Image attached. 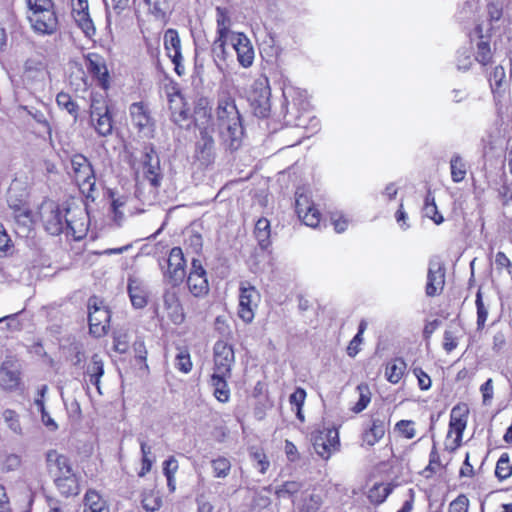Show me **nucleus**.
<instances>
[{
	"label": "nucleus",
	"instance_id": "1",
	"mask_svg": "<svg viewBox=\"0 0 512 512\" xmlns=\"http://www.w3.org/2000/svg\"><path fill=\"white\" fill-rule=\"evenodd\" d=\"M216 124L223 144L230 150L239 148L244 134L235 99L228 92H220L216 107Z\"/></svg>",
	"mask_w": 512,
	"mask_h": 512
},
{
	"label": "nucleus",
	"instance_id": "2",
	"mask_svg": "<svg viewBox=\"0 0 512 512\" xmlns=\"http://www.w3.org/2000/svg\"><path fill=\"white\" fill-rule=\"evenodd\" d=\"M142 174L136 176V196L145 204L156 201L163 179L160 159L152 146H146L141 159Z\"/></svg>",
	"mask_w": 512,
	"mask_h": 512
},
{
	"label": "nucleus",
	"instance_id": "3",
	"mask_svg": "<svg viewBox=\"0 0 512 512\" xmlns=\"http://www.w3.org/2000/svg\"><path fill=\"white\" fill-rule=\"evenodd\" d=\"M27 19L35 32L51 35L57 31L58 18L52 0H26Z\"/></svg>",
	"mask_w": 512,
	"mask_h": 512
},
{
	"label": "nucleus",
	"instance_id": "4",
	"mask_svg": "<svg viewBox=\"0 0 512 512\" xmlns=\"http://www.w3.org/2000/svg\"><path fill=\"white\" fill-rule=\"evenodd\" d=\"M283 96L286 102V122L297 128H306L307 123L314 122V126L318 125L316 119L312 118L308 107L307 101L302 99L301 94L294 88H287L283 91Z\"/></svg>",
	"mask_w": 512,
	"mask_h": 512
},
{
	"label": "nucleus",
	"instance_id": "5",
	"mask_svg": "<svg viewBox=\"0 0 512 512\" xmlns=\"http://www.w3.org/2000/svg\"><path fill=\"white\" fill-rule=\"evenodd\" d=\"M90 122L99 136L107 137L112 134L113 119L108 103L101 94L91 96Z\"/></svg>",
	"mask_w": 512,
	"mask_h": 512
},
{
	"label": "nucleus",
	"instance_id": "6",
	"mask_svg": "<svg viewBox=\"0 0 512 512\" xmlns=\"http://www.w3.org/2000/svg\"><path fill=\"white\" fill-rule=\"evenodd\" d=\"M65 209L52 200L43 201L39 206L37 215L49 234L59 235L64 232Z\"/></svg>",
	"mask_w": 512,
	"mask_h": 512
},
{
	"label": "nucleus",
	"instance_id": "7",
	"mask_svg": "<svg viewBox=\"0 0 512 512\" xmlns=\"http://www.w3.org/2000/svg\"><path fill=\"white\" fill-rule=\"evenodd\" d=\"M71 169L81 192L86 197H92L96 179L90 161L82 154H75L71 157Z\"/></svg>",
	"mask_w": 512,
	"mask_h": 512
},
{
	"label": "nucleus",
	"instance_id": "8",
	"mask_svg": "<svg viewBox=\"0 0 512 512\" xmlns=\"http://www.w3.org/2000/svg\"><path fill=\"white\" fill-rule=\"evenodd\" d=\"M160 268L164 281L173 286L180 285L186 276V260L182 249L180 247H173L164 263H160Z\"/></svg>",
	"mask_w": 512,
	"mask_h": 512
},
{
	"label": "nucleus",
	"instance_id": "9",
	"mask_svg": "<svg viewBox=\"0 0 512 512\" xmlns=\"http://www.w3.org/2000/svg\"><path fill=\"white\" fill-rule=\"evenodd\" d=\"M260 299L259 291L250 282H240L238 316L242 321L245 323L253 321Z\"/></svg>",
	"mask_w": 512,
	"mask_h": 512
},
{
	"label": "nucleus",
	"instance_id": "10",
	"mask_svg": "<svg viewBox=\"0 0 512 512\" xmlns=\"http://www.w3.org/2000/svg\"><path fill=\"white\" fill-rule=\"evenodd\" d=\"M88 321L90 333L96 337H101L107 332L110 321V313L103 302L96 297H92L88 302Z\"/></svg>",
	"mask_w": 512,
	"mask_h": 512
},
{
	"label": "nucleus",
	"instance_id": "11",
	"mask_svg": "<svg viewBox=\"0 0 512 512\" xmlns=\"http://www.w3.org/2000/svg\"><path fill=\"white\" fill-rule=\"evenodd\" d=\"M131 123L144 137H152L155 131V120L147 104L135 102L129 106Z\"/></svg>",
	"mask_w": 512,
	"mask_h": 512
},
{
	"label": "nucleus",
	"instance_id": "12",
	"mask_svg": "<svg viewBox=\"0 0 512 512\" xmlns=\"http://www.w3.org/2000/svg\"><path fill=\"white\" fill-rule=\"evenodd\" d=\"M214 375L231 376L232 367L235 363V354L232 345L217 341L213 348Z\"/></svg>",
	"mask_w": 512,
	"mask_h": 512
},
{
	"label": "nucleus",
	"instance_id": "13",
	"mask_svg": "<svg viewBox=\"0 0 512 512\" xmlns=\"http://www.w3.org/2000/svg\"><path fill=\"white\" fill-rule=\"evenodd\" d=\"M270 96L271 91L268 85V80H256L252 86V91L249 96L255 115L258 117H266L268 115L271 107Z\"/></svg>",
	"mask_w": 512,
	"mask_h": 512
},
{
	"label": "nucleus",
	"instance_id": "14",
	"mask_svg": "<svg viewBox=\"0 0 512 512\" xmlns=\"http://www.w3.org/2000/svg\"><path fill=\"white\" fill-rule=\"evenodd\" d=\"M187 285L189 291L195 297H204L209 292L206 270L198 259H192L190 272L187 277Z\"/></svg>",
	"mask_w": 512,
	"mask_h": 512
},
{
	"label": "nucleus",
	"instance_id": "15",
	"mask_svg": "<svg viewBox=\"0 0 512 512\" xmlns=\"http://www.w3.org/2000/svg\"><path fill=\"white\" fill-rule=\"evenodd\" d=\"M295 196V206L298 217L306 226L312 228L317 227L321 220V214L314 206L309 195L298 190Z\"/></svg>",
	"mask_w": 512,
	"mask_h": 512
},
{
	"label": "nucleus",
	"instance_id": "16",
	"mask_svg": "<svg viewBox=\"0 0 512 512\" xmlns=\"http://www.w3.org/2000/svg\"><path fill=\"white\" fill-rule=\"evenodd\" d=\"M65 230L63 233L76 240L82 239L87 231V214L81 208L65 209Z\"/></svg>",
	"mask_w": 512,
	"mask_h": 512
},
{
	"label": "nucleus",
	"instance_id": "17",
	"mask_svg": "<svg viewBox=\"0 0 512 512\" xmlns=\"http://www.w3.org/2000/svg\"><path fill=\"white\" fill-rule=\"evenodd\" d=\"M445 285V268L439 259H431L428 265L425 293L428 297L440 294Z\"/></svg>",
	"mask_w": 512,
	"mask_h": 512
},
{
	"label": "nucleus",
	"instance_id": "18",
	"mask_svg": "<svg viewBox=\"0 0 512 512\" xmlns=\"http://www.w3.org/2000/svg\"><path fill=\"white\" fill-rule=\"evenodd\" d=\"M339 445L338 432L335 429H326L313 436L315 452L323 459L328 460Z\"/></svg>",
	"mask_w": 512,
	"mask_h": 512
},
{
	"label": "nucleus",
	"instance_id": "19",
	"mask_svg": "<svg viewBox=\"0 0 512 512\" xmlns=\"http://www.w3.org/2000/svg\"><path fill=\"white\" fill-rule=\"evenodd\" d=\"M229 42L237 54L239 64L244 68L250 67L254 61V49L249 38L238 32L231 35Z\"/></svg>",
	"mask_w": 512,
	"mask_h": 512
},
{
	"label": "nucleus",
	"instance_id": "20",
	"mask_svg": "<svg viewBox=\"0 0 512 512\" xmlns=\"http://www.w3.org/2000/svg\"><path fill=\"white\" fill-rule=\"evenodd\" d=\"M46 464L49 473L53 476L54 481L58 477H65L75 474L70 460L56 450H49L46 453Z\"/></svg>",
	"mask_w": 512,
	"mask_h": 512
},
{
	"label": "nucleus",
	"instance_id": "21",
	"mask_svg": "<svg viewBox=\"0 0 512 512\" xmlns=\"http://www.w3.org/2000/svg\"><path fill=\"white\" fill-rule=\"evenodd\" d=\"M21 384V372L13 359H6L0 367V386L4 390L13 391Z\"/></svg>",
	"mask_w": 512,
	"mask_h": 512
},
{
	"label": "nucleus",
	"instance_id": "22",
	"mask_svg": "<svg viewBox=\"0 0 512 512\" xmlns=\"http://www.w3.org/2000/svg\"><path fill=\"white\" fill-rule=\"evenodd\" d=\"M163 305L167 315L174 324H181L185 319L183 307L180 303L176 286L165 289L163 293Z\"/></svg>",
	"mask_w": 512,
	"mask_h": 512
},
{
	"label": "nucleus",
	"instance_id": "23",
	"mask_svg": "<svg viewBox=\"0 0 512 512\" xmlns=\"http://www.w3.org/2000/svg\"><path fill=\"white\" fill-rule=\"evenodd\" d=\"M387 424L384 417L372 416L368 427L362 434V441L368 446H374L385 435Z\"/></svg>",
	"mask_w": 512,
	"mask_h": 512
},
{
	"label": "nucleus",
	"instance_id": "24",
	"mask_svg": "<svg viewBox=\"0 0 512 512\" xmlns=\"http://www.w3.org/2000/svg\"><path fill=\"white\" fill-rule=\"evenodd\" d=\"M467 425V416L461 412L459 407H454L451 411L448 437L455 434L452 450L457 449L462 442L463 432Z\"/></svg>",
	"mask_w": 512,
	"mask_h": 512
},
{
	"label": "nucleus",
	"instance_id": "25",
	"mask_svg": "<svg viewBox=\"0 0 512 512\" xmlns=\"http://www.w3.org/2000/svg\"><path fill=\"white\" fill-rule=\"evenodd\" d=\"M127 289L131 303L135 308L141 309L147 305L148 293L141 279L129 276Z\"/></svg>",
	"mask_w": 512,
	"mask_h": 512
},
{
	"label": "nucleus",
	"instance_id": "26",
	"mask_svg": "<svg viewBox=\"0 0 512 512\" xmlns=\"http://www.w3.org/2000/svg\"><path fill=\"white\" fill-rule=\"evenodd\" d=\"M228 42L229 38L216 37L211 45V56L213 62L218 71L222 74H225L227 71V60L229 58V54L226 51V44Z\"/></svg>",
	"mask_w": 512,
	"mask_h": 512
},
{
	"label": "nucleus",
	"instance_id": "27",
	"mask_svg": "<svg viewBox=\"0 0 512 512\" xmlns=\"http://www.w3.org/2000/svg\"><path fill=\"white\" fill-rule=\"evenodd\" d=\"M82 512H110L107 501L94 489H88L82 500Z\"/></svg>",
	"mask_w": 512,
	"mask_h": 512
},
{
	"label": "nucleus",
	"instance_id": "28",
	"mask_svg": "<svg viewBox=\"0 0 512 512\" xmlns=\"http://www.w3.org/2000/svg\"><path fill=\"white\" fill-rule=\"evenodd\" d=\"M104 375V363L98 354L91 357L90 362L85 369V377L87 383L96 387L99 394H102L100 387L101 377Z\"/></svg>",
	"mask_w": 512,
	"mask_h": 512
},
{
	"label": "nucleus",
	"instance_id": "29",
	"mask_svg": "<svg viewBox=\"0 0 512 512\" xmlns=\"http://www.w3.org/2000/svg\"><path fill=\"white\" fill-rule=\"evenodd\" d=\"M14 219L18 226L16 233L22 236H27L32 224L35 221L32 212L24 207H16L14 210Z\"/></svg>",
	"mask_w": 512,
	"mask_h": 512
},
{
	"label": "nucleus",
	"instance_id": "30",
	"mask_svg": "<svg viewBox=\"0 0 512 512\" xmlns=\"http://www.w3.org/2000/svg\"><path fill=\"white\" fill-rule=\"evenodd\" d=\"M488 80L495 96L500 97L508 87L505 69L502 65L494 67L493 71L489 74Z\"/></svg>",
	"mask_w": 512,
	"mask_h": 512
},
{
	"label": "nucleus",
	"instance_id": "31",
	"mask_svg": "<svg viewBox=\"0 0 512 512\" xmlns=\"http://www.w3.org/2000/svg\"><path fill=\"white\" fill-rule=\"evenodd\" d=\"M58 491L65 497L77 495L80 492L79 478L77 474L58 477L54 481Z\"/></svg>",
	"mask_w": 512,
	"mask_h": 512
},
{
	"label": "nucleus",
	"instance_id": "32",
	"mask_svg": "<svg viewBox=\"0 0 512 512\" xmlns=\"http://www.w3.org/2000/svg\"><path fill=\"white\" fill-rule=\"evenodd\" d=\"M164 48L169 58H181V41L175 29H168L164 33Z\"/></svg>",
	"mask_w": 512,
	"mask_h": 512
},
{
	"label": "nucleus",
	"instance_id": "33",
	"mask_svg": "<svg viewBox=\"0 0 512 512\" xmlns=\"http://www.w3.org/2000/svg\"><path fill=\"white\" fill-rule=\"evenodd\" d=\"M217 37L231 38L234 33L230 30L231 18L229 11L224 7H216Z\"/></svg>",
	"mask_w": 512,
	"mask_h": 512
},
{
	"label": "nucleus",
	"instance_id": "34",
	"mask_svg": "<svg viewBox=\"0 0 512 512\" xmlns=\"http://www.w3.org/2000/svg\"><path fill=\"white\" fill-rule=\"evenodd\" d=\"M24 75L28 80H36L38 82H43L46 79L48 72L42 61L28 59L25 62Z\"/></svg>",
	"mask_w": 512,
	"mask_h": 512
},
{
	"label": "nucleus",
	"instance_id": "35",
	"mask_svg": "<svg viewBox=\"0 0 512 512\" xmlns=\"http://www.w3.org/2000/svg\"><path fill=\"white\" fill-rule=\"evenodd\" d=\"M231 376H219L212 374L211 376V386L214 389V396L220 402H227L230 398V390L227 384V379Z\"/></svg>",
	"mask_w": 512,
	"mask_h": 512
},
{
	"label": "nucleus",
	"instance_id": "36",
	"mask_svg": "<svg viewBox=\"0 0 512 512\" xmlns=\"http://www.w3.org/2000/svg\"><path fill=\"white\" fill-rule=\"evenodd\" d=\"M406 363L402 358H395L386 365L385 376L392 384H397L404 375Z\"/></svg>",
	"mask_w": 512,
	"mask_h": 512
},
{
	"label": "nucleus",
	"instance_id": "37",
	"mask_svg": "<svg viewBox=\"0 0 512 512\" xmlns=\"http://www.w3.org/2000/svg\"><path fill=\"white\" fill-rule=\"evenodd\" d=\"M451 178L454 183L462 182L467 174V165L459 154H454L450 159Z\"/></svg>",
	"mask_w": 512,
	"mask_h": 512
},
{
	"label": "nucleus",
	"instance_id": "38",
	"mask_svg": "<svg viewBox=\"0 0 512 512\" xmlns=\"http://www.w3.org/2000/svg\"><path fill=\"white\" fill-rule=\"evenodd\" d=\"M148 11L156 19L163 20L170 12V0H144Z\"/></svg>",
	"mask_w": 512,
	"mask_h": 512
},
{
	"label": "nucleus",
	"instance_id": "39",
	"mask_svg": "<svg viewBox=\"0 0 512 512\" xmlns=\"http://www.w3.org/2000/svg\"><path fill=\"white\" fill-rule=\"evenodd\" d=\"M56 102L60 109L66 110L73 117L74 122L77 121L79 106L68 93H58L56 96Z\"/></svg>",
	"mask_w": 512,
	"mask_h": 512
},
{
	"label": "nucleus",
	"instance_id": "40",
	"mask_svg": "<svg viewBox=\"0 0 512 512\" xmlns=\"http://www.w3.org/2000/svg\"><path fill=\"white\" fill-rule=\"evenodd\" d=\"M254 234L261 248H267L270 244V222L260 218L255 224Z\"/></svg>",
	"mask_w": 512,
	"mask_h": 512
},
{
	"label": "nucleus",
	"instance_id": "41",
	"mask_svg": "<svg viewBox=\"0 0 512 512\" xmlns=\"http://www.w3.org/2000/svg\"><path fill=\"white\" fill-rule=\"evenodd\" d=\"M357 391L359 393V400L352 407L354 413H360L365 410L371 401V391L366 383L359 384Z\"/></svg>",
	"mask_w": 512,
	"mask_h": 512
},
{
	"label": "nucleus",
	"instance_id": "42",
	"mask_svg": "<svg viewBox=\"0 0 512 512\" xmlns=\"http://www.w3.org/2000/svg\"><path fill=\"white\" fill-rule=\"evenodd\" d=\"M140 449L142 454V466L138 473V476L144 477L147 473L151 471L154 458L152 457L151 447L145 441H140Z\"/></svg>",
	"mask_w": 512,
	"mask_h": 512
},
{
	"label": "nucleus",
	"instance_id": "43",
	"mask_svg": "<svg viewBox=\"0 0 512 512\" xmlns=\"http://www.w3.org/2000/svg\"><path fill=\"white\" fill-rule=\"evenodd\" d=\"M73 16L76 23L86 36L92 37L95 34V27L88 11L75 12L73 13Z\"/></svg>",
	"mask_w": 512,
	"mask_h": 512
},
{
	"label": "nucleus",
	"instance_id": "44",
	"mask_svg": "<svg viewBox=\"0 0 512 512\" xmlns=\"http://www.w3.org/2000/svg\"><path fill=\"white\" fill-rule=\"evenodd\" d=\"M213 475L216 478H226L231 471V462L225 457H218L211 461Z\"/></svg>",
	"mask_w": 512,
	"mask_h": 512
},
{
	"label": "nucleus",
	"instance_id": "45",
	"mask_svg": "<svg viewBox=\"0 0 512 512\" xmlns=\"http://www.w3.org/2000/svg\"><path fill=\"white\" fill-rule=\"evenodd\" d=\"M142 507L149 512L158 511L162 506V499L158 492L149 491L143 494Z\"/></svg>",
	"mask_w": 512,
	"mask_h": 512
},
{
	"label": "nucleus",
	"instance_id": "46",
	"mask_svg": "<svg viewBox=\"0 0 512 512\" xmlns=\"http://www.w3.org/2000/svg\"><path fill=\"white\" fill-rule=\"evenodd\" d=\"M492 51L490 44L484 40L477 43V50L474 60H476L482 66L488 65L492 60Z\"/></svg>",
	"mask_w": 512,
	"mask_h": 512
},
{
	"label": "nucleus",
	"instance_id": "47",
	"mask_svg": "<svg viewBox=\"0 0 512 512\" xmlns=\"http://www.w3.org/2000/svg\"><path fill=\"white\" fill-rule=\"evenodd\" d=\"M495 475L500 480H505L512 475V464L507 453H503L497 461Z\"/></svg>",
	"mask_w": 512,
	"mask_h": 512
},
{
	"label": "nucleus",
	"instance_id": "48",
	"mask_svg": "<svg viewBox=\"0 0 512 512\" xmlns=\"http://www.w3.org/2000/svg\"><path fill=\"white\" fill-rule=\"evenodd\" d=\"M214 140L207 130L200 132V140L197 143V150L202 154L203 158H208L212 152Z\"/></svg>",
	"mask_w": 512,
	"mask_h": 512
},
{
	"label": "nucleus",
	"instance_id": "49",
	"mask_svg": "<svg viewBox=\"0 0 512 512\" xmlns=\"http://www.w3.org/2000/svg\"><path fill=\"white\" fill-rule=\"evenodd\" d=\"M174 365L182 373L187 374L191 371L192 361L187 349H178Z\"/></svg>",
	"mask_w": 512,
	"mask_h": 512
},
{
	"label": "nucleus",
	"instance_id": "50",
	"mask_svg": "<svg viewBox=\"0 0 512 512\" xmlns=\"http://www.w3.org/2000/svg\"><path fill=\"white\" fill-rule=\"evenodd\" d=\"M476 307H477V328L482 329L488 317V308L485 306L481 292L476 294Z\"/></svg>",
	"mask_w": 512,
	"mask_h": 512
},
{
	"label": "nucleus",
	"instance_id": "51",
	"mask_svg": "<svg viewBox=\"0 0 512 512\" xmlns=\"http://www.w3.org/2000/svg\"><path fill=\"white\" fill-rule=\"evenodd\" d=\"M130 336L126 331H118L114 335V349L119 353H126L129 349Z\"/></svg>",
	"mask_w": 512,
	"mask_h": 512
},
{
	"label": "nucleus",
	"instance_id": "52",
	"mask_svg": "<svg viewBox=\"0 0 512 512\" xmlns=\"http://www.w3.org/2000/svg\"><path fill=\"white\" fill-rule=\"evenodd\" d=\"M474 59L469 49H460L457 55V68L461 71H467L471 68Z\"/></svg>",
	"mask_w": 512,
	"mask_h": 512
},
{
	"label": "nucleus",
	"instance_id": "53",
	"mask_svg": "<svg viewBox=\"0 0 512 512\" xmlns=\"http://www.w3.org/2000/svg\"><path fill=\"white\" fill-rule=\"evenodd\" d=\"M395 429L407 439H412L416 436V430L412 420L398 421L395 425Z\"/></svg>",
	"mask_w": 512,
	"mask_h": 512
},
{
	"label": "nucleus",
	"instance_id": "54",
	"mask_svg": "<svg viewBox=\"0 0 512 512\" xmlns=\"http://www.w3.org/2000/svg\"><path fill=\"white\" fill-rule=\"evenodd\" d=\"M3 418H4V421L7 423V425L9 426V428L16 434H21L22 433V429H21V425H20V422H19V419H18V415L15 411L11 410V409H6L4 412H3Z\"/></svg>",
	"mask_w": 512,
	"mask_h": 512
},
{
	"label": "nucleus",
	"instance_id": "55",
	"mask_svg": "<svg viewBox=\"0 0 512 512\" xmlns=\"http://www.w3.org/2000/svg\"><path fill=\"white\" fill-rule=\"evenodd\" d=\"M250 456L252 460L256 463L255 467L259 470V472L261 474H265L270 466V463L264 452L261 450L252 451L250 453Z\"/></svg>",
	"mask_w": 512,
	"mask_h": 512
},
{
	"label": "nucleus",
	"instance_id": "56",
	"mask_svg": "<svg viewBox=\"0 0 512 512\" xmlns=\"http://www.w3.org/2000/svg\"><path fill=\"white\" fill-rule=\"evenodd\" d=\"M88 70L102 81H105L108 77L106 66L98 59L93 60L89 58Z\"/></svg>",
	"mask_w": 512,
	"mask_h": 512
},
{
	"label": "nucleus",
	"instance_id": "57",
	"mask_svg": "<svg viewBox=\"0 0 512 512\" xmlns=\"http://www.w3.org/2000/svg\"><path fill=\"white\" fill-rule=\"evenodd\" d=\"M301 487L302 484L298 481H286L276 488V493L279 496H290L297 493Z\"/></svg>",
	"mask_w": 512,
	"mask_h": 512
},
{
	"label": "nucleus",
	"instance_id": "58",
	"mask_svg": "<svg viewBox=\"0 0 512 512\" xmlns=\"http://www.w3.org/2000/svg\"><path fill=\"white\" fill-rule=\"evenodd\" d=\"M388 495V490L383 485H375L368 494V498L372 503H382Z\"/></svg>",
	"mask_w": 512,
	"mask_h": 512
},
{
	"label": "nucleus",
	"instance_id": "59",
	"mask_svg": "<svg viewBox=\"0 0 512 512\" xmlns=\"http://www.w3.org/2000/svg\"><path fill=\"white\" fill-rule=\"evenodd\" d=\"M331 222L337 233L344 232L349 224V219L340 212H334L331 214Z\"/></svg>",
	"mask_w": 512,
	"mask_h": 512
},
{
	"label": "nucleus",
	"instance_id": "60",
	"mask_svg": "<svg viewBox=\"0 0 512 512\" xmlns=\"http://www.w3.org/2000/svg\"><path fill=\"white\" fill-rule=\"evenodd\" d=\"M413 374L418 380V386L421 390H429L431 388V378L426 374L422 368L414 367Z\"/></svg>",
	"mask_w": 512,
	"mask_h": 512
},
{
	"label": "nucleus",
	"instance_id": "61",
	"mask_svg": "<svg viewBox=\"0 0 512 512\" xmlns=\"http://www.w3.org/2000/svg\"><path fill=\"white\" fill-rule=\"evenodd\" d=\"M469 500L465 495H459L450 505L448 512H468Z\"/></svg>",
	"mask_w": 512,
	"mask_h": 512
},
{
	"label": "nucleus",
	"instance_id": "62",
	"mask_svg": "<svg viewBox=\"0 0 512 512\" xmlns=\"http://www.w3.org/2000/svg\"><path fill=\"white\" fill-rule=\"evenodd\" d=\"M425 215L431 218L435 224L439 225L443 222V216L440 215L437 211V206L435 204V199L431 198V204L424 206Z\"/></svg>",
	"mask_w": 512,
	"mask_h": 512
},
{
	"label": "nucleus",
	"instance_id": "63",
	"mask_svg": "<svg viewBox=\"0 0 512 512\" xmlns=\"http://www.w3.org/2000/svg\"><path fill=\"white\" fill-rule=\"evenodd\" d=\"M495 264L498 270L506 269L507 273L512 277V263L504 252L499 251L496 254Z\"/></svg>",
	"mask_w": 512,
	"mask_h": 512
},
{
	"label": "nucleus",
	"instance_id": "64",
	"mask_svg": "<svg viewBox=\"0 0 512 512\" xmlns=\"http://www.w3.org/2000/svg\"><path fill=\"white\" fill-rule=\"evenodd\" d=\"M306 399V391L298 387L289 397V402L293 407H303Z\"/></svg>",
	"mask_w": 512,
	"mask_h": 512
}]
</instances>
